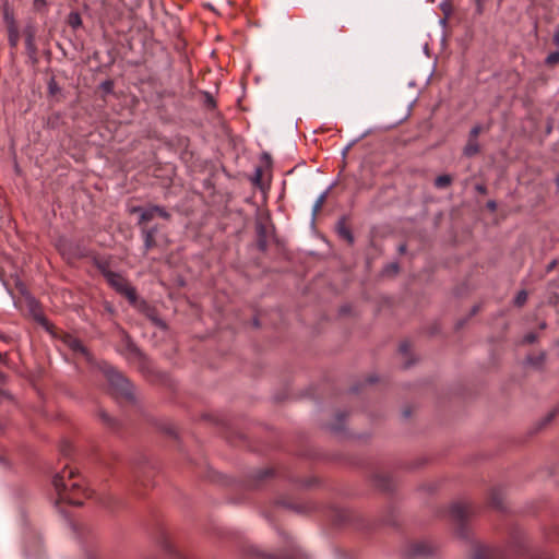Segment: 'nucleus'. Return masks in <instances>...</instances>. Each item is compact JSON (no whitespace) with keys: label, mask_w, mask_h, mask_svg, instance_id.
I'll use <instances>...</instances> for the list:
<instances>
[{"label":"nucleus","mask_w":559,"mask_h":559,"mask_svg":"<svg viewBox=\"0 0 559 559\" xmlns=\"http://www.w3.org/2000/svg\"><path fill=\"white\" fill-rule=\"evenodd\" d=\"M272 475L273 471L271 468H263L254 472L252 475L253 485L258 486L262 480L271 477Z\"/></svg>","instance_id":"4468645a"},{"label":"nucleus","mask_w":559,"mask_h":559,"mask_svg":"<svg viewBox=\"0 0 559 559\" xmlns=\"http://www.w3.org/2000/svg\"><path fill=\"white\" fill-rule=\"evenodd\" d=\"M480 151V146L475 139H468L466 145L464 146L463 154L466 157H473L478 154Z\"/></svg>","instance_id":"9b49d317"},{"label":"nucleus","mask_w":559,"mask_h":559,"mask_svg":"<svg viewBox=\"0 0 559 559\" xmlns=\"http://www.w3.org/2000/svg\"><path fill=\"white\" fill-rule=\"evenodd\" d=\"M556 183H557V186H558V188H559V176H558V177H557V179H556Z\"/></svg>","instance_id":"c03bdc74"},{"label":"nucleus","mask_w":559,"mask_h":559,"mask_svg":"<svg viewBox=\"0 0 559 559\" xmlns=\"http://www.w3.org/2000/svg\"><path fill=\"white\" fill-rule=\"evenodd\" d=\"M474 510L471 504L457 502L450 509V514L453 521L457 524V532L462 537L467 536L465 532V522L473 515Z\"/></svg>","instance_id":"20e7f679"},{"label":"nucleus","mask_w":559,"mask_h":559,"mask_svg":"<svg viewBox=\"0 0 559 559\" xmlns=\"http://www.w3.org/2000/svg\"><path fill=\"white\" fill-rule=\"evenodd\" d=\"M46 1L45 0H34V8L37 11H40L43 8H45Z\"/></svg>","instance_id":"473e14b6"},{"label":"nucleus","mask_w":559,"mask_h":559,"mask_svg":"<svg viewBox=\"0 0 559 559\" xmlns=\"http://www.w3.org/2000/svg\"><path fill=\"white\" fill-rule=\"evenodd\" d=\"M68 345L74 352L86 354L85 347L78 338L70 337Z\"/></svg>","instance_id":"f3484780"},{"label":"nucleus","mask_w":559,"mask_h":559,"mask_svg":"<svg viewBox=\"0 0 559 559\" xmlns=\"http://www.w3.org/2000/svg\"><path fill=\"white\" fill-rule=\"evenodd\" d=\"M157 233H158V227L157 226L143 227L142 228V234L151 235L153 237H155Z\"/></svg>","instance_id":"7c9ffc66"},{"label":"nucleus","mask_w":559,"mask_h":559,"mask_svg":"<svg viewBox=\"0 0 559 559\" xmlns=\"http://www.w3.org/2000/svg\"><path fill=\"white\" fill-rule=\"evenodd\" d=\"M490 503L496 509H502V499L500 498L498 492L492 491L490 497Z\"/></svg>","instance_id":"b1692460"},{"label":"nucleus","mask_w":559,"mask_h":559,"mask_svg":"<svg viewBox=\"0 0 559 559\" xmlns=\"http://www.w3.org/2000/svg\"><path fill=\"white\" fill-rule=\"evenodd\" d=\"M554 44L559 46V28L555 31L554 37H552Z\"/></svg>","instance_id":"c9c22d12"},{"label":"nucleus","mask_w":559,"mask_h":559,"mask_svg":"<svg viewBox=\"0 0 559 559\" xmlns=\"http://www.w3.org/2000/svg\"><path fill=\"white\" fill-rule=\"evenodd\" d=\"M475 190L480 193V194H486L487 193V187L483 183H477L475 186Z\"/></svg>","instance_id":"72a5a7b5"},{"label":"nucleus","mask_w":559,"mask_h":559,"mask_svg":"<svg viewBox=\"0 0 559 559\" xmlns=\"http://www.w3.org/2000/svg\"><path fill=\"white\" fill-rule=\"evenodd\" d=\"M487 207L491 211V212H495L497 210V203L496 201L493 200H490L487 202Z\"/></svg>","instance_id":"f704fd0d"},{"label":"nucleus","mask_w":559,"mask_h":559,"mask_svg":"<svg viewBox=\"0 0 559 559\" xmlns=\"http://www.w3.org/2000/svg\"><path fill=\"white\" fill-rule=\"evenodd\" d=\"M142 236H143V240H144L145 251H148L153 247H155V245H156L155 237H153L151 235H146V234H142Z\"/></svg>","instance_id":"4be33fe9"},{"label":"nucleus","mask_w":559,"mask_h":559,"mask_svg":"<svg viewBox=\"0 0 559 559\" xmlns=\"http://www.w3.org/2000/svg\"><path fill=\"white\" fill-rule=\"evenodd\" d=\"M451 182H452V178L450 175H441L436 178L435 186L438 189H443V188H447L448 186H450Z\"/></svg>","instance_id":"dca6fc26"},{"label":"nucleus","mask_w":559,"mask_h":559,"mask_svg":"<svg viewBox=\"0 0 559 559\" xmlns=\"http://www.w3.org/2000/svg\"><path fill=\"white\" fill-rule=\"evenodd\" d=\"M160 544H162L163 548H164L166 551H168L169 554L175 552V550H174V547H173L171 543L167 539V537H166V536H163V539H162Z\"/></svg>","instance_id":"cd10ccee"},{"label":"nucleus","mask_w":559,"mask_h":559,"mask_svg":"<svg viewBox=\"0 0 559 559\" xmlns=\"http://www.w3.org/2000/svg\"><path fill=\"white\" fill-rule=\"evenodd\" d=\"M259 233H260V238L258 240V246H259L260 250L264 251L266 249V240H265V238L262 235L263 234V227L262 226L260 227Z\"/></svg>","instance_id":"c756f323"},{"label":"nucleus","mask_w":559,"mask_h":559,"mask_svg":"<svg viewBox=\"0 0 559 559\" xmlns=\"http://www.w3.org/2000/svg\"><path fill=\"white\" fill-rule=\"evenodd\" d=\"M36 548H37L38 550H39V548H40V544H39V542H38V540L36 542Z\"/></svg>","instance_id":"37998d69"},{"label":"nucleus","mask_w":559,"mask_h":559,"mask_svg":"<svg viewBox=\"0 0 559 559\" xmlns=\"http://www.w3.org/2000/svg\"><path fill=\"white\" fill-rule=\"evenodd\" d=\"M481 132V126L479 124H476L472 128V130L469 131V135H468V139H475L477 140L479 133Z\"/></svg>","instance_id":"c85d7f7f"},{"label":"nucleus","mask_w":559,"mask_h":559,"mask_svg":"<svg viewBox=\"0 0 559 559\" xmlns=\"http://www.w3.org/2000/svg\"><path fill=\"white\" fill-rule=\"evenodd\" d=\"M547 359V353L542 350L538 354H528L524 359V365L535 370H543Z\"/></svg>","instance_id":"6e6552de"},{"label":"nucleus","mask_w":559,"mask_h":559,"mask_svg":"<svg viewBox=\"0 0 559 559\" xmlns=\"http://www.w3.org/2000/svg\"><path fill=\"white\" fill-rule=\"evenodd\" d=\"M326 199V192H323L320 194V197L316 200L313 206H312V214L316 216L322 209L324 202Z\"/></svg>","instance_id":"a211bd4d"},{"label":"nucleus","mask_w":559,"mask_h":559,"mask_svg":"<svg viewBox=\"0 0 559 559\" xmlns=\"http://www.w3.org/2000/svg\"><path fill=\"white\" fill-rule=\"evenodd\" d=\"M36 33H37V31L33 23H28L23 29V34L25 37L26 52H27L28 57L33 60H36V56H37V46L35 44Z\"/></svg>","instance_id":"0eeeda50"},{"label":"nucleus","mask_w":559,"mask_h":559,"mask_svg":"<svg viewBox=\"0 0 559 559\" xmlns=\"http://www.w3.org/2000/svg\"><path fill=\"white\" fill-rule=\"evenodd\" d=\"M131 213H139V225H144L151 222L154 217L159 216L164 219H170V213L166 211L165 207L159 205H150L147 207L134 206L131 210Z\"/></svg>","instance_id":"39448f33"},{"label":"nucleus","mask_w":559,"mask_h":559,"mask_svg":"<svg viewBox=\"0 0 559 559\" xmlns=\"http://www.w3.org/2000/svg\"><path fill=\"white\" fill-rule=\"evenodd\" d=\"M336 233L340 236V238L344 239L349 245H352L354 242V236H353L350 229L348 228V226L346 225V221L344 217L337 222Z\"/></svg>","instance_id":"1a4fd4ad"},{"label":"nucleus","mask_w":559,"mask_h":559,"mask_svg":"<svg viewBox=\"0 0 559 559\" xmlns=\"http://www.w3.org/2000/svg\"><path fill=\"white\" fill-rule=\"evenodd\" d=\"M411 552L414 556H427L431 552V547L425 542H419L412 546Z\"/></svg>","instance_id":"f8f14e48"},{"label":"nucleus","mask_w":559,"mask_h":559,"mask_svg":"<svg viewBox=\"0 0 559 559\" xmlns=\"http://www.w3.org/2000/svg\"><path fill=\"white\" fill-rule=\"evenodd\" d=\"M52 485L57 493V503L66 502L72 506H82L83 500L88 497L81 477L68 465H64L63 469L53 476Z\"/></svg>","instance_id":"f257e3e1"},{"label":"nucleus","mask_w":559,"mask_h":559,"mask_svg":"<svg viewBox=\"0 0 559 559\" xmlns=\"http://www.w3.org/2000/svg\"><path fill=\"white\" fill-rule=\"evenodd\" d=\"M374 484L377 487L384 491H389L392 489V479L386 474H377L374 476Z\"/></svg>","instance_id":"9d476101"},{"label":"nucleus","mask_w":559,"mask_h":559,"mask_svg":"<svg viewBox=\"0 0 559 559\" xmlns=\"http://www.w3.org/2000/svg\"><path fill=\"white\" fill-rule=\"evenodd\" d=\"M69 25L73 28L81 26L82 20L79 13L72 12L69 14Z\"/></svg>","instance_id":"412c9836"},{"label":"nucleus","mask_w":559,"mask_h":559,"mask_svg":"<svg viewBox=\"0 0 559 559\" xmlns=\"http://www.w3.org/2000/svg\"><path fill=\"white\" fill-rule=\"evenodd\" d=\"M558 412L559 409L558 408H554L551 409L549 413H547L540 420V426L544 427L548 424H550L555 418L556 416L558 415Z\"/></svg>","instance_id":"aec40b11"},{"label":"nucleus","mask_w":559,"mask_h":559,"mask_svg":"<svg viewBox=\"0 0 559 559\" xmlns=\"http://www.w3.org/2000/svg\"><path fill=\"white\" fill-rule=\"evenodd\" d=\"M7 31H8L9 45L12 49H15L20 41V32H19L17 25L11 26Z\"/></svg>","instance_id":"ddd939ff"},{"label":"nucleus","mask_w":559,"mask_h":559,"mask_svg":"<svg viewBox=\"0 0 559 559\" xmlns=\"http://www.w3.org/2000/svg\"><path fill=\"white\" fill-rule=\"evenodd\" d=\"M546 63L549 66L559 63V51L549 53L546 58Z\"/></svg>","instance_id":"a878e982"},{"label":"nucleus","mask_w":559,"mask_h":559,"mask_svg":"<svg viewBox=\"0 0 559 559\" xmlns=\"http://www.w3.org/2000/svg\"><path fill=\"white\" fill-rule=\"evenodd\" d=\"M546 326H547L546 322H542L539 325L540 329H546Z\"/></svg>","instance_id":"79ce46f5"},{"label":"nucleus","mask_w":559,"mask_h":559,"mask_svg":"<svg viewBox=\"0 0 559 559\" xmlns=\"http://www.w3.org/2000/svg\"><path fill=\"white\" fill-rule=\"evenodd\" d=\"M472 559H506L504 551L498 547L477 545Z\"/></svg>","instance_id":"423d86ee"},{"label":"nucleus","mask_w":559,"mask_h":559,"mask_svg":"<svg viewBox=\"0 0 559 559\" xmlns=\"http://www.w3.org/2000/svg\"><path fill=\"white\" fill-rule=\"evenodd\" d=\"M399 271V265L397 263H391L389 264L385 269H384V272L386 274H396Z\"/></svg>","instance_id":"2f4dec72"},{"label":"nucleus","mask_w":559,"mask_h":559,"mask_svg":"<svg viewBox=\"0 0 559 559\" xmlns=\"http://www.w3.org/2000/svg\"><path fill=\"white\" fill-rule=\"evenodd\" d=\"M3 21L7 25V29L11 26H16L14 14L8 5H4L3 8Z\"/></svg>","instance_id":"2eb2a0df"},{"label":"nucleus","mask_w":559,"mask_h":559,"mask_svg":"<svg viewBox=\"0 0 559 559\" xmlns=\"http://www.w3.org/2000/svg\"><path fill=\"white\" fill-rule=\"evenodd\" d=\"M98 416L105 425L109 427H115L116 420L106 411L99 409Z\"/></svg>","instance_id":"6ab92c4d"},{"label":"nucleus","mask_w":559,"mask_h":559,"mask_svg":"<svg viewBox=\"0 0 559 559\" xmlns=\"http://www.w3.org/2000/svg\"><path fill=\"white\" fill-rule=\"evenodd\" d=\"M5 360H7V355L0 353V362L5 364Z\"/></svg>","instance_id":"58836bf2"},{"label":"nucleus","mask_w":559,"mask_h":559,"mask_svg":"<svg viewBox=\"0 0 559 559\" xmlns=\"http://www.w3.org/2000/svg\"><path fill=\"white\" fill-rule=\"evenodd\" d=\"M60 452L64 457H68L72 453V444L69 441H63L60 444Z\"/></svg>","instance_id":"393cba45"},{"label":"nucleus","mask_w":559,"mask_h":559,"mask_svg":"<svg viewBox=\"0 0 559 559\" xmlns=\"http://www.w3.org/2000/svg\"><path fill=\"white\" fill-rule=\"evenodd\" d=\"M5 379H7L5 374L2 371H0V382H4Z\"/></svg>","instance_id":"a19ab883"},{"label":"nucleus","mask_w":559,"mask_h":559,"mask_svg":"<svg viewBox=\"0 0 559 559\" xmlns=\"http://www.w3.org/2000/svg\"><path fill=\"white\" fill-rule=\"evenodd\" d=\"M537 340H538V335L536 333L531 332V333H527L526 335H524L522 342L524 344H533Z\"/></svg>","instance_id":"bb28decb"},{"label":"nucleus","mask_w":559,"mask_h":559,"mask_svg":"<svg viewBox=\"0 0 559 559\" xmlns=\"http://www.w3.org/2000/svg\"><path fill=\"white\" fill-rule=\"evenodd\" d=\"M103 86H104V88H105L106 91H110V88H111V82H105V83L103 84Z\"/></svg>","instance_id":"4c0bfd02"},{"label":"nucleus","mask_w":559,"mask_h":559,"mask_svg":"<svg viewBox=\"0 0 559 559\" xmlns=\"http://www.w3.org/2000/svg\"><path fill=\"white\" fill-rule=\"evenodd\" d=\"M526 300L527 293L525 290H520L514 298V304L518 307H522L526 302Z\"/></svg>","instance_id":"5701e85b"},{"label":"nucleus","mask_w":559,"mask_h":559,"mask_svg":"<svg viewBox=\"0 0 559 559\" xmlns=\"http://www.w3.org/2000/svg\"><path fill=\"white\" fill-rule=\"evenodd\" d=\"M39 322H40L44 326L48 328V322H47V320H46L45 318H40V319H39Z\"/></svg>","instance_id":"ea45409f"},{"label":"nucleus","mask_w":559,"mask_h":559,"mask_svg":"<svg viewBox=\"0 0 559 559\" xmlns=\"http://www.w3.org/2000/svg\"><path fill=\"white\" fill-rule=\"evenodd\" d=\"M104 373L109 383L112 394L117 397H123L126 400L133 399V389L128 379H126L118 370L111 366L104 368Z\"/></svg>","instance_id":"f03ea898"},{"label":"nucleus","mask_w":559,"mask_h":559,"mask_svg":"<svg viewBox=\"0 0 559 559\" xmlns=\"http://www.w3.org/2000/svg\"><path fill=\"white\" fill-rule=\"evenodd\" d=\"M400 350L403 353V354H406L407 350H408V345L406 343H403L401 344L400 346Z\"/></svg>","instance_id":"e433bc0d"},{"label":"nucleus","mask_w":559,"mask_h":559,"mask_svg":"<svg viewBox=\"0 0 559 559\" xmlns=\"http://www.w3.org/2000/svg\"><path fill=\"white\" fill-rule=\"evenodd\" d=\"M100 270L108 284L117 293L127 297L131 304H134L136 301V292L134 287H132L122 275L115 273L110 270H107L103 266H100Z\"/></svg>","instance_id":"7ed1b4c3"}]
</instances>
